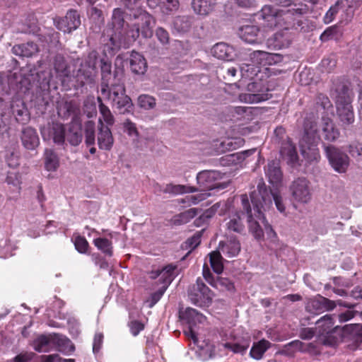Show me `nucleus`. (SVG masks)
<instances>
[{"mask_svg": "<svg viewBox=\"0 0 362 362\" xmlns=\"http://www.w3.org/2000/svg\"><path fill=\"white\" fill-rule=\"evenodd\" d=\"M191 6L196 14L206 16L214 11L216 0H192Z\"/></svg>", "mask_w": 362, "mask_h": 362, "instance_id": "a878e982", "label": "nucleus"}, {"mask_svg": "<svg viewBox=\"0 0 362 362\" xmlns=\"http://www.w3.org/2000/svg\"><path fill=\"white\" fill-rule=\"evenodd\" d=\"M93 69L84 66V64L81 62L79 69L75 74V76L80 85L83 86L86 83L93 81Z\"/></svg>", "mask_w": 362, "mask_h": 362, "instance_id": "4c0bfd02", "label": "nucleus"}, {"mask_svg": "<svg viewBox=\"0 0 362 362\" xmlns=\"http://www.w3.org/2000/svg\"><path fill=\"white\" fill-rule=\"evenodd\" d=\"M211 195L210 193H199L196 195H189L187 196L185 199H182V203H187L189 204H197L199 202L206 199L208 197Z\"/></svg>", "mask_w": 362, "mask_h": 362, "instance_id": "0e129e2a", "label": "nucleus"}, {"mask_svg": "<svg viewBox=\"0 0 362 362\" xmlns=\"http://www.w3.org/2000/svg\"><path fill=\"white\" fill-rule=\"evenodd\" d=\"M325 155L329 165L338 173H345L350 165V158L340 148L333 146L323 144Z\"/></svg>", "mask_w": 362, "mask_h": 362, "instance_id": "39448f33", "label": "nucleus"}, {"mask_svg": "<svg viewBox=\"0 0 362 362\" xmlns=\"http://www.w3.org/2000/svg\"><path fill=\"white\" fill-rule=\"evenodd\" d=\"M54 23L58 30L64 33H70L81 25L80 15L77 11L71 9L64 18H54Z\"/></svg>", "mask_w": 362, "mask_h": 362, "instance_id": "ddd939ff", "label": "nucleus"}, {"mask_svg": "<svg viewBox=\"0 0 362 362\" xmlns=\"http://www.w3.org/2000/svg\"><path fill=\"white\" fill-rule=\"evenodd\" d=\"M292 197L298 202L307 204L312 197L310 182L305 177H298L290 186Z\"/></svg>", "mask_w": 362, "mask_h": 362, "instance_id": "f8f14e48", "label": "nucleus"}, {"mask_svg": "<svg viewBox=\"0 0 362 362\" xmlns=\"http://www.w3.org/2000/svg\"><path fill=\"white\" fill-rule=\"evenodd\" d=\"M272 344L266 340L262 339L253 344L250 351V355L252 358L256 360H260L264 354L271 347Z\"/></svg>", "mask_w": 362, "mask_h": 362, "instance_id": "e433bc0d", "label": "nucleus"}, {"mask_svg": "<svg viewBox=\"0 0 362 362\" xmlns=\"http://www.w3.org/2000/svg\"><path fill=\"white\" fill-rule=\"evenodd\" d=\"M120 1L127 8L134 11L141 0ZM147 2L151 8L159 6L161 11L167 15L177 11L180 5L178 0H147Z\"/></svg>", "mask_w": 362, "mask_h": 362, "instance_id": "9b49d317", "label": "nucleus"}, {"mask_svg": "<svg viewBox=\"0 0 362 362\" xmlns=\"http://www.w3.org/2000/svg\"><path fill=\"white\" fill-rule=\"evenodd\" d=\"M349 334L350 339L356 343L362 341V324H353L346 327Z\"/></svg>", "mask_w": 362, "mask_h": 362, "instance_id": "8fccbe9b", "label": "nucleus"}, {"mask_svg": "<svg viewBox=\"0 0 362 362\" xmlns=\"http://www.w3.org/2000/svg\"><path fill=\"white\" fill-rule=\"evenodd\" d=\"M322 121V130L324 139L329 142L335 141L340 135L339 129L335 127L334 124L329 118H323Z\"/></svg>", "mask_w": 362, "mask_h": 362, "instance_id": "2f4dec72", "label": "nucleus"}, {"mask_svg": "<svg viewBox=\"0 0 362 362\" xmlns=\"http://www.w3.org/2000/svg\"><path fill=\"white\" fill-rule=\"evenodd\" d=\"M117 80V82L112 84V97L111 100L119 113L130 112L133 107L132 99L126 95L125 86L123 82H121L120 78Z\"/></svg>", "mask_w": 362, "mask_h": 362, "instance_id": "6e6552de", "label": "nucleus"}, {"mask_svg": "<svg viewBox=\"0 0 362 362\" xmlns=\"http://www.w3.org/2000/svg\"><path fill=\"white\" fill-rule=\"evenodd\" d=\"M201 209L197 208H191L187 209L179 214L174 216L172 218V221L175 225H182L190 221L194 217H195Z\"/></svg>", "mask_w": 362, "mask_h": 362, "instance_id": "c9c22d12", "label": "nucleus"}, {"mask_svg": "<svg viewBox=\"0 0 362 362\" xmlns=\"http://www.w3.org/2000/svg\"><path fill=\"white\" fill-rule=\"evenodd\" d=\"M334 320L333 315H325V316L320 318L316 322L317 327H315L317 334L324 336L329 334L333 329Z\"/></svg>", "mask_w": 362, "mask_h": 362, "instance_id": "72a5a7b5", "label": "nucleus"}, {"mask_svg": "<svg viewBox=\"0 0 362 362\" xmlns=\"http://www.w3.org/2000/svg\"><path fill=\"white\" fill-rule=\"evenodd\" d=\"M336 106H344L351 105V91L344 84H339L333 94Z\"/></svg>", "mask_w": 362, "mask_h": 362, "instance_id": "bb28decb", "label": "nucleus"}, {"mask_svg": "<svg viewBox=\"0 0 362 362\" xmlns=\"http://www.w3.org/2000/svg\"><path fill=\"white\" fill-rule=\"evenodd\" d=\"M49 133L55 144H63L64 143L66 132L64 125L59 123L53 124Z\"/></svg>", "mask_w": 362, "mask_h": 362, "instance_id": "a19ab883", "label": "nucleus"}, {"mask_svg": "<svg viewBox=\"0 0 362 362\" xmlns=\"http://www.w3.org/2000/svg\"><path fill=\"white\" fill-rule=\"evenodd\" d=\"M280 152L282 155L288 156L292 161L297 159L298 156L296 148L289 140L285 144L284 146L281 147Z\"/></svg>", "mask_w": 362, "mask_h": 362, "instance_id": "13d9d810", "label": "nucleus"}, {"mask_svg": "<svg viewBox=\"0 0 362 362\" xmlns=\"http://www.w3.org/2000/svg\"><path fill=\"white\" fill-rule=\"evenodd\" d=\"M209 262L214 272L217 274L222 273L223 270V257L220 251H213L209 254Z\"/></svg>", "mask_w": 362, "mask_h": 362, "instance_id": "37998d69", "label": "nucleus"}, {"mask_svg": "<svg viewBox=\"0 0 362 362\" xmlns=\"http://www.w3.org/2000/svg\"><path fill=\"white\" fill-rule=\"evenodd\" d=\"M100 112L103 117L104 122L107 124L106 126H112L115 123V117L111 112L110 108L105 105H100Z\"/></svg>", "mask_w": 362, "mask_h": 362, "instance_id": "680f3d73", "label": "nucleus"}, {"mask_svg": "<svg viewBox=\"0 0 362 362\" xmlns=\"http://www.w3.org/2000/svg\"><path fill=\"white\" fill-rule=\"evenodd\" d=\"M241 100L247 103H257L269 99L267 93H247L240 95Z\"/></svg>", "mask_w": 362, "mask_h": 362, "instance_id": "5fc2aeb1", "label": "nucleus"}, {"mask_svg": "<svg viewBox=\"0 0 362 362\" xmlns=\"http://www.w3.org/2000/svg\"><path fill=\"white\" fill-rule=\"evenodd\" d=\"M137 104L139 107L146 110H149L156 107V100L154 97L150 95L142 94L138 97Z\"/></svg>", "mask_w": 362, "mask_h": 362, "instance_id": "09e8293b", "label": "nucleus"}, {"mask_svg": "<svg viewBox=\"0 0 362 362\" xmlns=\"http://www.w3.org/2000/svg\"><path fill=\"white\" fill-rule=\"evenodd\" d=\"M240 37L246 43L261 44L264 40V35L259 28L255 25H246L239 30Z\"/></svg>", "mask_w": 362, "mask_h": 362, "instance_id": "dca6fc26", "label": "nucleus"}, {"mask_svg": "<svg viewBox=\"0 0 362 362\" xmlns=\"http://www.w3.org/2000/svg\"><path fill=\"white\" fill-rule=\"evenodd\" d=\"M37 52L38 47L33 42L16 45L12 48V52L13 54L22 57H30Z\"/></svg>", "mask_w": 362, "mask_h": 362, "instance_id": "473e14b6", "label": "nucleus"}, {"mask_svg": "<svg viewBox=\"0 0 362 362\" xmlns=\"http://www.w3.org/2000/svg\"><path fill=\"white\" fill-rule=\"evenodd\" d=\"M177 267L173 264H168L161 269H158L152 270L148 272L149 278L151 279H156L159 277V284H165V277L170 278V283L173 281L175 277V271Z\"/></svg>", "mask_w": 362, "mask_h": 362, "instance_id": "cd10ccee", "label": "nucleus"}, {"mask_svg": "<svg viewBox=\"0 0 362 362\" xmlns=\"http://www.w3.org/2000/svg\"><path fill=\"white\" fill-rule=\"evenodd\" d=\"M319 141L316 122L305 121L304 134L299 141V146L303 156L310 162L317 161L320 158L317 148Z\"/></svg>", "mask_w": 362, "mask_h": 362, "instance_id": "f03ea898", "label": "nucleus"}, {"mask_svg": "<svg viewBox=\"0 0 362 362\" xmlns=\"http://www.w3.org/2000/svg\"><path fill=\"white\" fill-rule=\"evenodd\" d=\"M223 346L226 349H230L231 351H233L235 354H243L247 348L249 347V343L245 342L244 344H240V343H230V342H226L223 344Z\"/></svg>", "mask_w": 362, "mask_h": 362, "instance_id": "bf43d9fd", "label": "nucleus"}, {"mask_svg": "<svg viewBox=\"0 0 362 362\" xmlns=\"http://www.w3.org/2000/svg\"><path fill=\"white\" fill-rule=\"evenodd\" d=\"M130 69L132 72L136 74H144L147 69V64L145 58L136 52H132L129 59Z\"/></svg>", "mask_w": 362, "mask_h": 362, "instance_id": "7c9ffc66", "label": "nucleus"}, {"mask_svg": "<svg viewBox=\"0 0 362 362\" xmlns=\"http://www.w3.org/2000/svg\"><path fill=\"white\" fill-rule=\"evenodd\" d=\"M189 299L195 305L208 306L212 302L213 292L204 283L200 278L197 279L196 284L192 285L188 291Z\"/></svg>", "mask_w": 362, "mask_h": 362, "instance_id": "0eeeda50", "label": "nucleus"}, {"mask_svg": "<svg viewBox=\"0 0 362 362\" xmlns=\"http://www.w3.org/2000/svg\"><path fill=\"white\" fill-rule=\"evenodd\" d=\"M85 142L87 146H93L95 144V123L92 121H88L85 124Z\"/></svg>", "mask_w": 362, "mask_h": 362, "instance_id": "864d4df0", "label": "nucleus"}, {"mask_svg": "<svg viewBox=\"0 0 362 362\" xmlns=\"http://www.w3.org/2000/svg\"><path fill=\"white\" fill-rule=\"evenodd\" d=\"M337 112L342 127H345L354 122V115L351 105L337 107Z\"/></svg>", "mask_w": 362, "mask_h": 362, "instance_id": "f704fd0d", "label": "nucleus"}, {"mask_svg": "<svg viewBox=\"0 0 362 362\" xmlns=\"http://www.w3.org/2000/svg\"><path fill=\"white\" fill-rule=\"evenodd\" d=\"M99 66L100 69L101 81H110L112 76H114L115 78H118L119 74H122V70L117 69H116L112 74V62L107 57L100 59Z\"/></svg>", "mask_w": 362, "mask_h": 362, "instance_id": "c756f323", "label": "nucleus"}, {"mask_svg": "<svg viewBox=\"0 0 362 362\" xmlns=\"http://www.w3.org/2000/svg\"><path fill=\"white\" fill-rule=\"evenodd\" d=\"M197 190L194 187H190L182 185L168 184L162 190L164 193L180 194L184 193H191Z\"/></svg>", "mask_w": 362, "mask_h": 362, "instance_id": "79ce46f5", "label": "nucleus"}, {"mask_svg": "<svg viewBox=\"0 0 362 362\" xmlns=\"http://www.w3.org/2000/svg\"><path fill=\"white\" fill-rule=\"evenodd\" d=\"M45 167L48 171H54L59 166V158L52 149L45 151Z\"/></svg>", "mask_w": 362, "mask_h": 362, "instance_id": "58836bf2", "label": "nucleus"}, {"mask_svg": "<svg viewBox=\"0 0 362 362\" xmlns=\"http://www.w3.org/2000/svg\"><path fill=\"white\" fill-rule=\"evenodd\" d=\"M6 161L11 168H15L19 165L18 152L15 150H7L5 156Z\"/></svg>", "mask_w": 362, "mask_h": 362, "instance_id": "69168bd1", "label": "nucleus"}, {"mask_svg": "<svg viewBox=\"0 0 362 362\" xmlns=\"http://www.w3.org/2000/svg\"><path fill=\"white\" fill-rule=\"evenodd\" d=\"M23 146L29 151L35 150L40 145V138L35 129L31 127H23L21 133Z\"/></svg>", "mask_w": 362, "mask_h": 362, "instance_id": "aec40b11", "label": "nucleus"}, {"mask_svg": "<svg viewBox=\"0 0 362 362\" xmlns=\"http://www.w3.org/2000/svg\"><path fill=\"white\" fill-rule=\"evenodd\" d=\"M258 200L257 202L259 206V210L266 211L272 209L273 202H274L277 210L284 214L286 211V206L282 197L277 192L268 190L266 188L259 187L258 192H252L250 194L251 203L252 199Z\"/></svg>", "mask_w": 362, "mask_h": 362, "instance_id": "20e7f679", "label": "nucleus"}, {"mask_svg": "<svg viewBox=\"0 0 362 362\" xmlns=\"http://www.w3.org/2000/svg\"><path fill=\"white\" fill-rule=\"evenodd\" d=\"M74 245H75L76 250L79 253H81V254L86 253V252L88 249V247H89V244H88V241L86 240V239L84 237L81 236V235H78L75 238Z\"/></svg>", "mask_w": 362, "mask_h": 362, "instance_id": "e2e57ef3", "label": "nucleus"}, {"mask_svg": "<svg viewBox=\"0 0 362 362\" xmlns=\"http://www.w3.org/2000/svg\"><path fill=\"white\" fill-rule=\"evenodd\" d=\"M292 41V35L288 28L274 33L267 40V46L271 49H281L289 47Z\"/></svg>", "mask_w": 362, "mask_h": 362, "instance_id": "2eb2a0df", "label": "nucleus"}, {"mask_svg": "<svg viewBox=\"0 0 362 362\" xmlns=\"http://www.w3.org/2000/svg\"><path fill=\"white\" fill-rule=\"evenodd\" d=\"M40 88L43 90L49 89L52 75L50 72H42L38 74Z\"/></svg>", "mask_w": 362, "mask_h": 362, "instance_id": "774afa93", "label": "nucleus"}, {"mask_svg": "<svg viewBox=\"0 0 362 362\" xmlns=\"http://www.w3.org/2000/svg\"><path fill=\"white\" fill-rule=\"evenodd\" d=\"M49 338L42 335L34 341V349L38 352H45L48 350Z\"/></svg>", "mask_w": 362, "mask_h": 362, "instance_id": "052dcab7", "label": "nucleus"}, {"mask_svg": "<svg viewBox=\"0 0 362 362\" xmlns=\"http://www.w3.org/2000/svg\"><path fill=\"white\" fill-rule=\"evenodd\" d=\"M11 111L18 123L25 124L30 121V113L23 101L13 102L11 105Z\"/></svg>", "mask_w": 362, "mask_h": 362, "instance_id": "393cba45", "label": "nucleus"}, {"mask_svg": "<svg viewBox=\"0 0 362 362\" xmlns=\"http://www.w3.org/2000/svg\"><path fill=\"white\" fill-rule=\"evenodd\" d=\"M139 35L140 26L139 23H134L131 27L127 24L124 32L117 33L116 37L112 38V45H109L107 43L105 46L107 49L114 53L115 50L119 49L122 47H129L139 37Z\"/></svg>", "mask_w": 362, "mask_h": 362, "instance_id": "423d86ee", "label": "nucleus"}, {"mask_svg": "<svg viewBox=\"0 0 362 362\" xmlns=\"http://www.w3.org/2000/svg\"><path fill=\"white\" fill-rule=\"evenodd\" d=\"M257 17L259 20L264 21V25L273 27L277 24L279 12L274 7L266 5L257 13Z\"/></svg>", "mask_w": 362, "mask_h": 362, "instance_id": "b1692460", "label": "nucleus"}, {"mask_svg": "<svg viewBox=\"0 0 362 362\" xmlns=\"http://www.w3.org/2000/svg\"><path fill=\"white\" fill-rule=\"evenodd\" d=\"M336 307V303L327 298L318 295L309 300L306 305V310L313 314H319L325 310H332Z\"/></svg>", "mask_w": 362, "mask_h": 362, "instance_id": "f3484780", "label": "nucleus"}, {"mask_svg": "<svg viewBox=\"0 0 362 362\" xmlns=\"http://www.w3.org/2000/svg\"><path fill=\"white\" fill-rule=\"evenodd\" d=\"M97 141L99 148L105 151H110L114 144V138L110 127L105 126L100 119L98 127Z\"/></svg>", "mask_w": 362, "mask_h": 362, "instance_id": "a211bd4d", "label": "nucleus"}, {"mask_svg": "<svg viewBox=\"0 0 362 362\" xmlns=\"http://www.w3.org/2000/svg\"><path fill=\"white\" fill-rule=\"evenodd\" d=\"M66 139L72 146H78L82 141V131L76 126H72L66 132Z\"/></svg>", "mask_w": 362, "mask_h": 362, "instance_id": "49530a36", "label": "nucleus"}, {"mask_svg": "<svg viewBox=\"0 0 362 362\" xmlns=\"http://www.w3.org/2000/svg\"><path fill=\"white\" fill-rule=\"evenodd\" d=\"M54 71L56 78L62 83L66 81L70 77L71 72L64 57L62 54H57L53 61Z\"/></svg>", "mask_w": 362, "mask_h": 362, "instance_id": "412c9836", "label": "nucleus"}, {"mask_svg": "<svg viewBox=\"0 0 362 362\" xmlns=\"http://www.w3.org/2000/svg\"><path fill=\"white\" fill-rule=\"evenodd\" d=\"M192 26L191 18L187 16H177L173 21V27L178 33H187Z\"/></svg>", "mask_w": 362, "mask_h": 362, "instance_id": "c03bdc74", "label": "nucleus"}, {"mask_svg": "<svg viewBox=\"0 0 362 362\" xmlns=\"http://www.w3.org/2000/svg\"><path fill=\"white\" fill-rule=\"evenodd\" d=\"M223 174L217 170H203L197 175V184L203 190L223 189L226 185L219 182Z\"/></svg>", "mask_w": 362, "mask_h": 362, "instance_id": "9d476101", "label": "nucleus"}, {"mask_svg": "<svg viewBox=\"0 0 362 362\" xmlns=\"http://www.w3.org/2000/svg\"><path fill=\"white\" fill-rule=\"evenodd\" d=\"M212 55L221 60L232 61L236 54L234 47L225 42L216 43L211 49Z\"/></svg>", "mask_w": 362, "mask_h": 362, "instance_id": "4be33fe9", "label": "nucleus"}, {"mask_svg": "<svg viewBox=\"0 0 362 362\" xmlns=\"http://www.w3.org/2000/svg\"><path fill=\"white\" fill-rule=\"evenodd\" d=\"M253 199L252 207L247 195L245 194L240 196L243 206L242 214L246 216L249 232L257 240H263L265 233L268 238L274 242L277 238V235L267 221L263 211L259 210L257 200Z\"/></svg>", "mask_w": 362, "mask_h": 362, "instance_id": "f257e3e1", "label": "nucleus"}, {"mask_svg": "<svg viewBox=\"0 0 362 362\" xmlns=\"http://www.w3.org/2000/svg\"><path fill=\"white\" fill-rule=\"evenodd\" d=\"M94 245L105 255L112 257L113 255L112 241L105 238H98L93 240Z\"/></svg>", "mask_w": 362, "mask_h": 362, "instance_id": "a18cd8bd", "label": "nucleus"}, {"mask_svg": "<svg viewBox=\"0 0 362 362\" xmlns=\"http://www.w3.org/2000/svg\"><path fill=\"white\" fill-rule=\"evenodd\" d=\"M293 28L303 33H308L315 28L314 23L308 18L297 19L293 23Z\"/></svg>", "mask_w": 362, "mask_h": 362, "instance_id": "603ef678", "label": "nucleus"}, {"mask_svg": "<svg viewBox=\"0 0 362 362\" xmlns=\"http://www.w3.org/2000/svg\"><path fill=\"white\" fill-rule=\"evenodd\" d=\"M180 318L188 324V329L184 331L185 335L193 341L194 344H198V338L193 327L198 323H202L205 320V316L197 310L192 308H187L185 310H180Z\"/></svg>", "mask_w": 362, "mask_h": 362, "instance_id": "1a4fd4ad", "label": "nucleus"}, {"mask_svg": "<svg viewBox=\"0 0 362 362\" xmlns=\"http://www.w3.org/2000/svg\"><path fill=\"white\" fill-rule=\"evenodd\" d=\"M165 284H161V286L158 290L152 294L151 299L153 304L156 303L164 294L165 291L170 284V278L168 279V277H165Z\"/></svg>", "mask_w": 362, "mask_h": 362, "instance_id": "338daca9", "label": "nucleus"}, {"mask_svg": "<svg viewBox=\"0 0 362 362\" xmlns=\"http://www.w3.org/2000/svg\"><path fill=\"white\" fill-rule=\"evenodd\" d=\"M346 149L350 156L357 162L362 161V143L353 141L347 146Z\"/></svg>", "mask_w": 362, "mask_h": 362, "instance_id": "3c124183", "label": "nucleus"}, {"mask_svg": "<svg viewBox=\"0 0 362 362\" xmlns=\"http://www.w3.org/2000/svg\"><path fill=\"white\" fill-rule=\"evenodd\" d=\"M134 10H136V11L133 13V16L135 19H138L139 21L137 23H139L140 26V33L145 38L151 37L153 35V31L150 26L152 19L151 16L141 9L137 5Z\"/></svg>", "mask_w": 362, "mask_h": 362, "instance_id": "6ab92c4d", "label": "nucleus"}, {"mask_svg": "<svg viewBox=\"0 0 362 362\" xmlns=\"http://www.w3.org/2000/svg\"><path fill=\"white\" fill-rule=\"evenodd\" d=\"M122 125L124 132L127 133L129 136L138 139L139 133L135 123L132 122L129 119H127L122 122Z\"/></svg>", "mask_w": 362, "mask_h": 362, "instance_id": "4d7b16f0", "label": "nucleus"}, {"mask_svg": "<svg viewBox=\"0 0 362 362\" xmlns=\"http://www.w3.org/2000/svg\"><path fill=\"white\" fill-rule=\"evenodd\" d=\"M249 57L252 65L245 64L240 68L242 76L248 78H252L257 75L259 71L257 66L272 65L282 60V57L279 54H273L261 50L253 51Z\"/></svg>", "mask_w": 362, "mask_h": 362, "instance_id": "7ed1b4c3", "label": "nucleus"}, {"mask_svg": "<svg viewBox=\"0 0 362 362\" xmlns=\"http://www.w3.org/2000/svg\"><path fill=\"white\" fill-rule=\"evenodd\" d=\"M124 11L119 8H115L112 11L111 23L108 24L106 29V34L109 37L110 45H112V38L117 36L119 33L124 32V28L127 26L124 19Z\"/></svg>", "mask_w": 362, "mask_h": 362, "instance_id": "4468645a", "label": "nucleus"}, {"mask_svg": "<svg viewBox=\"0 0 362 362\" xmlns=\"http://www.w3.org/2000/svg\"><path fill=\"white\" fill-rule=\"evenodd\" d=\"M11 115L8 110L2 109L0 110V134H8L11 129Z\"/></svg>", "mask_w": 362, "mask_h": 362, "instance_id": "de8ad7c7", "label": "nucleus"}, {"mask_svg": "<svg viewBox=\"0 0 362 362\" xmlns=\"http://www.w3.org/2000/svg\"><path fill=\"white\" fill-rule=\"evenodd\" d=\"M218 251L228 258L237 256L240 251V242L233 237L227 239L226 241H221L218 244Z\"/></svg>", "mask_w": 362, "mask_h": 362, "instance_id": "5701e85b", "label": "nucleus"}, {"mask_svg": "<svg viewBox=\"0 0 362 362\" xmlns=\"http://www.w3.org/2000/svg\"><path fill=\"white\" fill-rule=\"evenodd\" d=\"M226 228L228 230L238 233L244 230L245 226L241 221L239 213L236 212L229 217L226 223Z\"/></svg>", "mask_w": 362, "mask_h": 362, "instance_id": "ea45409f", "label": "nucleus"}, {"mask_svg": "<svg viewBox=\"0 0 362 362\" xmlns=\"http://www.w3.org/2000/svg\"><path fill=\"white\" fill-rule=\"evenodd\" d=\"M264 170L270 183L278 185L281 181L283 175L278 160H272L269 161Z\"/></svg>", "mask_w": 362, "mask_h": 362, "instance_id": "c85d7f7f", "label": "nucleus"}, {"mask_svg": "<svg viewBox=\"0 0 362 362\" xmlns=\"http://www.w3.org/2000/svg\"><path fill=\"white\" fill-rule=\"evenodd\" d=\"M83 110L89 118L96 116L97 109L94 97H88L86 98L83 103Z\"/></svg>", "mask_w": 362, "mask_h": 362, "instance_id": "6e6d98bb", "label": "nucleus"}]
</instances>
